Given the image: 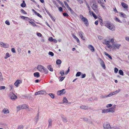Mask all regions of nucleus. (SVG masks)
<instances>
[{"label": "nucleus", "instance_id": "ddd939ff", "mask_svg": "<svg viewBox=\"0 0 129 129\" xmlns=\"http://www.w3.org/2000/svg\"><path fill=\"white\" fill-rule=\"evenodd\" d=\"M121 5L125 9H127L128 8V5L125 3L122 2L121 3Z\"/></svg>", "mask_w": 129, "mask_h": 129}, {"label": "nucleus", "instance_id": "13d9d810", "mask_svg": "<svg viewBox=\"0 0 129 129\" xmlns=\"http://www.w3.org/2000/svg\"><path fill=\"white\" fill-rule=\"evenodd\" d=\"M70 67H69L68 68V70L66 72H65L66 74V75L67 74H68V72H69V71H70Z\"/></svg>", "mask_w": 129, "mask_h": 129}, {"label": "nucleus", "instance_id": "a19ab883", "mask_svg": "<svg viewBox=\"0 0 129 129\" xmlns=\"http://www.w3.org/2000/svg\"><path fill=\"white\" fill-rule=\"evenodd\" d=\"M81 74V73L80 72H77L76 74V77L79 76Z\"/></svg>", "mask_w": 129, "mask_h": 129}, {"label": "nucleus", "instance_id": "2f4dec72", "mask_svg": "<svg viewBox=\"0 0 129 129\" xmlns=\"http://www.w3.org/2000/svg\"><path fill=\"white\" fill-rule=\"evenodd\" d=\"M43 71L46 74L48 73V70L46 68H44L43 70Z\"/></svg>", "mask_w": 129, "mask_h": 129}, {"label": "nucleus", "instance_id": "1a4fd4ad", "mask_svg": "<svg viewBox=\"0 0 129 129\" xmlns=\"http://www.w3.org/2000/svg\"><path fill=\"white\" fill-rule=\"evenodd\" d=\"M0 46L5 48H8L9 47V45L3 42H0Z\"/></svg>", "mask_w": 129, "mask_h": 129}, {"label": "nucleus", "instance_id": "423d86ee", "mask_svg": "<svg viewBox=\"0 0 129 129\" xmlns=\"http://www.w3.org/2000/svg\"><path fill=\"white\" fill-rule=\"evenodd\" d=\"M65 89H63L61 90L58 91L57 92V94L58 95H61L65 94Z\"/></svg>", "mask_w": 129, "mask_h": 129}, {"label": "nucleus", "instance_id": "603ef678", "mask_svg": "<svg viewBox=\"0 0 129 129\" xmlns=\"http://www.w3.org/2000/svg\"><path fill=\"white\" fill-rule=\"evenodd\" d=\"M5 86H0V90L4 89L5 88Z\"/></svg>", "mask_w": 129, "mask_h": 129}, {"label": "nucleus", "instance_id": "8fccbe9b", "mask_svg": "<svg viewBox=\"0 0 129 129\" xmlns=\"http://www.w3.org/2000/svg\"><path fill=\"white\" fill-rule=\"evenodd\" d=\"M98 2L100 4L103 2V0H98Z\"/></svg>", "mask_w": 129, "mask_h": 129}, {"label": "nucleus", "instance_id": "dca6fc26", "mask_svg": "<svg viewBox=\"0 0 129 129\" xmlns=\"http://www.w3.org/2000/svg\"><path fill=\"white\" fill-rule=\"evenodd\" d=\"M103 126L105 129H108L109 128L111 127L109 123L107 124L106 125H104Z\"/></svg>", "mask_w": 129, "mask_h": 129}, {"label": "nucleus", "instance_id": "7ed1b4c3", "mask_svg": "<svg viewBox=\"0 0 129 129\" xmlns=\"http://www.w3.org/2000/svg\"><path fill=\"white\" fill-rule=\"evenodd\" d=\"M91 7L96 13H98V6L96 5V3L93 4Z\"/></svg>", "mask_w": 129, "mask_h": 129}, {"label": "nucleus", "instance_id": "6ab92c4d", "mask_svg": "<svg viewBox=\"0 0 129 129\" xmlns=\"http://www.w3.org/2000/svg\"><path fill=\"white\" fill-rule=\"evenodd\" d=\"M72 36L73 38H74L76 40L77 42L78 43H80V42L79 39L76 36L74 35H73Z\"/></svg>", "mask_w": 129, "mask_h": 129}, {"label": "nucleus", "instance_id": "72a5a7b5", "mask_svg": "<svg viewBox=\"0 0 129 129\" xmlns=\"http://www.w3.org/2000/svg\"><path fill=\"white\" fill-rule=\"evenodd\" d=\"M119 74L121 75L122 76H123V71L121 70H120L119 71Z\"/></svg>", "mask_w": 129, "mask_h": 129}, {"label": "nucleus", "instance_id": "de8ad7c7", "mask_svg": "<svg viewBox=\"0 0 129 129\" xmlns=\"http://www.w3.org/2000/svg\"><path fill=\"white\" fill-rule=\"evenodd\" d=\"M48 54L49 55H51L52 56H53L54 55V54L52 52H49Z\"/></svg>", "mask_w": 129, "mask_h": 129}, {"label": "nucleus", "instance_id": "bb28decb", "mask_svg": "<svg viewBox=\"0 0 129 129\" xmlns=\"http://www.w3.org/2000/svg\"><path fill=\"white\" fill-rule=\"evenodd\" d=\"M109 111L108 109H103L102 110V113H108L109 112Z\"/></svg>", "mask_w": 129, "mask_h": 129}, {"label": "nucleus", "instance_id": "b1692460", "mask_svg": "<svg viewBox=\"0 0 129 129\" xmlns=\"http://www.w3.org/2000/svg\"><path fill=\"white\" fill-rule=\"evenodd\" d=\"M47 68L51 71L52 72L53 71V69L51 65L48 66H47Z\"/></svg>", "mask_w": 129, "mask_h": 129}, {"label": "nucleus", "instance_id": "79ce46f5", "mask_svg": "<svg viewBox=\"0 0 129 129\" xmlns=\"http://www.w3.org/2000/svg\"><path fill=\"white\" fill-rule=\"evenodd\" d=\"M68 10H69L70 11V12L72 14H73V13H74V12L73 10L70 8V7L68 8Z\"/></svg>", "mask_w": 129, "mask_h": 129}, {"label": "nucleus", "instance_id": "58836bf2", "mask_svg": "<svg viewBox=\"0 0 129 129\" xmlns=\"http://www.w3.org/2000/svg\"><path fill=\"white\" fill-rule=\"evenodd\" d=\"M35 14L40 18H41L42 17V16L39 13H38L37 12H35Z\"/></svg>", "mask_w": 129, "mask_h": 129}, {"label": "nucleus", "instance_id": "a18cd8bd", "mask_svg": "<svg viewBox=\"0 0 129 129\" xmlns=\"http://www.w3.org/2000/svg\"><path fill=\"white\" fill-rule=\"evenodd\" d=\"M60 73L61 74L62 76H63L64 74V72L63 70H62L60 71Z\"/></svg>", "mask_w": 129, "mask_h": 129}, {"label": "nucleus", "instance_id": "2eb2a0df", "mask_svg": "<svg viewBox=\"0 0 129 129\" xmlns=\"http://www.w3.org/2000/svg\"><path fill=\"white\" fill-rule=\"evenodd\" d=\"M101 62L100 64L103 68L104 69H105L106 67L104 62L101 59Z\"/></svg>", "mask_w": 129, "mask_h": 129}, {"label": "nucleus", "instance_id": "bf43d9fd", "mask_svg": "<svg viewBox=\"0 0 129 129\" xmlns=\"http://www.w3.org/2000/svg\"><path fill=\"white\" fill-rule=\"evenodd\" d=\"M112 106V104H109L107 105L106 106V107L107 108H108L109 107H111Z\"/></svg>", "mask_w": 129, "mask_h": 129}, {"label": "nucleus", "instance_id": "f257e3e1", "mask_svg": "<svg viewBox=\"0 0 129 129\" xmlns=\"http://www.w3.org/2000/svg\"><path fill=\"white\" fill-rule=\"evenodd\" d=\"M105 26L111 30H115L114 25L109 22L107 21L106 23Z\"/></svg>", "mask_w": 129, "mask_h": 129}, {"label": "nucleus", "instance_id": "473e14b6", "mask_svg": "<svg viewBox=\"0 0 129 129\" xmlns=\"http://www.w3.org/2000/svg\"><path fill=\"white\" fill-rule=\"evenodd\" d=\"M9 54L8 53H6V56L5 57V59H7L8 58L10 57Z\"/></svg>", "mask_w": 129, "mask_h": 129}, {"label": "nucleus", "instance_id": "f8f14e48", "mask_svg": "<svg viewBox=\"0 0 129 129\" xmlns=\"http://www.w3.org/2000/svg\"><path fill=\"white\" fill-rule=\"evenodd\" d=\"M79 34L81 39L83 40H85L83 36V33L82 31H80L79 32Z\"/></svg>", "mask_w": 129, "mask_h": 129}, {"label": "nucleus", "instance_id": "412c9836", "mask_svg": "<svg viewBox=\"0 0 129 129\" xmlns=\"http://www.w3.org/2000/svg\"><path fill=\"white\" fill-rule=\"evenodd\" d=\"M48 126L49 127L51 126L52 125V120L51 119H49L48 120Z\"/></svg>", "mask_w": 129, "mask_h": 129}, {"label": "nucleus", "instance_id": "4be33fe9", "mask_svg": "<svg viewBox=\"0 0 129 129\" xmlns=\"http://www.w3.org/2000/svg\"><path fill=\"white\" fill-rule=\"evenodd\" d=\"M104 53L105 55L107 56L109 58L111 59H112V57L109 54H108V53H107L106 52H104Z\"/></svg>", "mask_w": 129, "mask_h": 129}, {"label": "nucleus", "instance_id": "4468645a", "mask_svg": "<svg viewBox=\"0 0 129 129\" xmlns=\"http://www.w3.org/2000/svg\"><path fill=\"white\" fill-rule=\"evenodd\" d=\"M113 45L118 49H119L120 48V46H121V44H117L115 43H114L113 44Z\"/></svg>", "mask_w": 129, "mask_h": 129}, {"label": "nucleus", "instance_id": "f3484780", "mask_svg": "<svg viewBox=\"0 0 129 129\" xmlns=\"http://www.w3.org/2000/svg\"><path fill=\"white\" fill-rule=\"evenodd\" d=\"M88 48L92 52H93L94 51V49L93 47L91 45H88Z\"/></svg>", "mask_w": 129, "mask_h": 129}, {"label": "nucleus", "instance_id": "49530a36", "mask_svg": "<svg viewBox=\"0 0 129 129\" xmlns=\"http://www.w3.org/2000/svg\"><path fill=\"white\" fill-rule=\"evenodd\" d=\"M45 10L47 13L48 15L49 16H51V15L48 10L46 9H45Z\"/></svg>", "mask_w": 129, "mask_h": 129}, {"label": "nucleus", "instance_id": "39448f33", "mask_svg": "<svg viewBox=\"0 0 129 129\" xmlns=\"http://www.w3.org/2000/svg\"><path fill=\"white\" fill-rule=\"evenodd\" d=\"M10 97L11 99L12 100H15L17 98V97L13 93H11L10 94Z\"/></svg>", "mask_w": 129, "mask_h": 129}, {"label": "nucleus", "instance_id": "4d7b16f0", "mask_svg": "<svg viewBox=\"0 0 129 129\" xmlns=\"http://www.w3.org/2000/svg\"><path fill=\"white\" fill-rule=\"evenodd\" d=\"M21 11L22 13L24 14H26V12L23 9L21 10Z\"/></svg>", "mask_w": 129, "mask_h": 129}, {"label": "nucleus", "instance_id": "a211bd4d", "mask_svg": "<svg viewBox=\"0 0 129 129\" xmlns=\"http://www.w3.org/2000/svg\"><path fill=\"white\" fill-rule=\"evenodd\" d=\"M44 93V91H40L38 92H36L35 93V95H36L38 94H43Z\"/></svg>", "mask_w": 129, "mask_h": 129}, {"label": "nucleus", "instance_id": "37998d69", "mask_svg": "<svg viewBox=\"0 0 129 129\" xmlns=\"http://www.w3.org/2000/svg\"><path fill=\"white\" fill-rule=\"evenodd\" d=\"M63 102L67 103L68 102V100L66 98H64L63 100Z\"/></svg>", "mask_w": 129, "mask_h": 129}, {"label": "nucleus", "instance_id": "6e6552de", "mask_svg": "<svg viewBox=\"0 0 129 129\" xmlns=\"http://www.w3.org/2000/svg\"><path fill=\"white\" fill-rule=\"evenodd\" d=\"M44 67L41 65H39L38 66L37 68L38 70L41 72H43V70Z\"/></svg>", "mask_w": 129, "mask_h": 129}, {"label": "nucleus", "instance_id": "09e8293b", "mask_svg": "<svg viewBox=\"0 0 129 129\" xmlns=\"http://www.w3.org/2000/svg\"><path fill=\"white\" fill-rule=\"evenodd\" d=\"M118 69L116 68H114V72L115 73H117L118 72Z\"/></svg>", "mask_w": 129, "mask_h": 129}, {"label": "nucleus", "instance_id": "5fc2aeb1", "mask_svg": "<svg viewBox=\"0 0 129 129\" xmlns=\"http://www.w3.org/2000/svg\"><path fill=\"white\" fill-rule=\"evenodd\" d=\"M60 12H62L63 11V9L61 7H60L58 8Z\"/></svg>", "mask_w": 129, "mask_h": 129}, {"label": "nucleus", "instance_id": "20e7f679", "mask_svg": "<svg viewBox=\"0 0 129 129\" xmlns=\"http://www.w3.org/2000/svg\"><path fill=\"white\" fill-rule=\"evenodd\" d=\"M120 90H116V91L110 93L108 95H107V97H110L113 95L116 94L117 93H118L119 91Z\"/></svg>", "mask_w": 129, "mask_h": 129}, {"label": "nucleus", "instance_id": "c756f323", "mask_svg": "<svg viewBox=\"0 0 129 129\" xmlns=\"http://www.w3.org/2000/svg\"><path fill=\"white\" fill-rule=\"evenodd\" d=\"M109 112H111L112 113L114 112L115 110H114L112 108L108 109Z\"/></svg>", "mask_w": 129, "mask_h": 129}, {"label": "nucleus", "instance_id": "c85d7f7f", "mask_svg": "<svg viewBox=\"0 0 129 129\" xmlns=\"http://www.w3.org/2000/svg\"><path fill=\"white\" fill-rule=\"evenodd\" d=\"M61 63V61L60 59H57L56 61V63L57 64H60Z\"/></svg>", "mask_w": 129, "mask_h": 129}, {"label": "nucleus", "instance_id": "aec40b11", "mask_svg": "<svg viewBox=\"0 0 129 129\" xmlns=\"http://www.w3.org/2000/svg\"><path fill=\"white\" fill-rule=\"evenodd\" d=\"M80 108L84 110H87L88 108V107L87 106L82 105L80 106Z\"/></svg>", "mask_w": 129, "mask_h": 129}, {"label": "nucleus", "instance_id": "c9c22d12", "mask_svg": "<svg viewBox=\"0 0 129 129\" xmlns=\"http://www.w3.org/2000/svg\"><path fill=\"white\" fill-rule=\"evenodd\" d=\"M91 14H92V15L93 16V17L95 19H96L97 18V17H96V15L94 14V13H93V12H92V11L91 12Z\"/></svg>", "mask_w": 129, "mask_h": 129}, {"label": "nucleus", "instance_id": "e433bc0d", "mask_svg": "<svg viewBox=\"0 0 129 129\" xmlns=\"http://www.w3.org/2000/svg\"><path fill=\"white\" fill-rule=\"evenodd\" d=\"M63 15L64 17H68L69 15L68 13H67L64 12L63 13Z\"/></svg>", "mask_w": 129, "mask_h": 129}, {"label": "nucleus", "instance_id": "5701e85b", "mask_svg": "<svg viewBox=\"0 0 129 129\" xmlns=\"http://www.w3.org/2000/svg\"><path fill=\"white\" fill-rule=\"evenodd\" d=\"M34 76L36 77H39L40 76L39 74V73L38 72H37L34 73Z\"/></svg>", "mask_w": 129, "mask_h": 129}, {"label": "nucleus", "instance_id": "cd10ccee", "mask_svg": "<svg viewBox=\"0 0 129 129\" xmlns=\"http://www.w3.org/2000/svg\"><path fill=\"white\" fill-rule=\"evenodd\" d=\"M22 109H26L28 108V106L25 104H24L22 105Z\"/></svg>", "mask_w": 129, "mask_h": 129}, {"label": "nucleus", "instance_id": "69168bd1", "mask_svg": "<svg viewBox=\"0 0 129 129\" xmlns=\"http://www.w3.org/2000/svg\"><path fill=\"white\" fill-rule=\"evenodd\" d=\"M86 76V74H82L81 75V78H85Z\"/></svg>", "mask_w": 129, "mask_h": 129}, {"label": "nucleus", "instance_id": "774afa93", "mask_svg": "<svg viewBox=\"0 0 129 129\" xmlns=\"http://www.w3.org/2000/svg\"><path fill=\"white\" fill-rule=\"evenodd\" d=\"M48 40L49 41H53V38L52 37H50L49 39Z\"/></svg>", "mask_w": 129, "mask_h": 129}, {"label": "nucleus", "instance_id": "9b49d317", "mask_svg": "<svg viewBox=\"0 0 129 129\" xmlns=\"http://www.w3.org/2000/svg\"><path fill=\"white\" fill-rule=\"evenodd\" d=\"M2 112L4 114H6L9 113V111L8 109L4 108L2 111Z\"/></svg>", "mask_w": 129, "mask_h": 129}, {"label": "nucleus", "instance_id": "ea45409f", "mask_svg": "<svg viewBox=\"0 0 129 129\" xmlns=\"http://www.w3.org/2000/svg\"><path fill=\"white\" fill-rule=\"evenodd\" d=\"M20 17L22 18L23 19H25V18H26V20H27V19H29L28 17H27L24 16H22Z\"/></svg>", "mask_w": 129, "mask_h": 129}, {"label": "nucleus", "instance_id": "393cba45", "mask_svg": "<svg viewBox=\"0 0 129 129\" xmlns=\"http://www.w3.org/2000/svg\"><path fill=\"white\" fill-rule=\"evenodd\" d=\"M120 15L123 17L126 18V15L124 13L122 12L120 13Z\"/></svg>", "mask_w": 129, "mask_h": 129}, {"label": "nucleus", "instance_id": "9d476101", "mask_svg": "<svg viewBox=\"0 0 129 129\" xmlns=\"http://www.w3.org/2000/svg\"><path fill=\"white\" fill-rule=\"evenodd\" d=\"M22 83V81L19 80H17L14 83V85L17 87L18 86L19 84L21 83Z\"/></svg>", "mask_w": 129, "mask_h": 129}, {"label": "nucleus", "instance_id": "c03bdc74", "mask_svg": "<svg viewBox=\"0 0 129 129\" xmlns=\"http://www.w3.org/2000/svg\"><path fill=\"white\" fill-rule=\"evenodd\" d=\"M115 20L120 23H122V22L117 17H116L115 19Z\"/></svg>", "mask_w": 129, "mask_h": 129}, {"label": "nucleus", "instance_id": "3c124183", "mask_svg": "<svg viewBox=\"0 0 129 129\" xmlns=\"http://www.w3.org/2000/svg\"><path fill=\"white\" fill-rule=\"evenodd\" d=\"M23 126L22 125H19L18 128V129H23Z\"/></svg>", "mask_w": 129, "mask_h": 129}, {"label": "nucleus", "instance_id": "0eeeda50", "mask_svg": "<svg viewBox=\"0 0 129 129\" xmlns=\"http://www.w3.org/2000/svg\"><path fill=\"white\" fill-rule=\"evenodd\" d=\"M110 41L105 40L103 43L107 45L109 48H110L112 47V46L110 44Z\"/></svg>", "mask_w": 129, "mask_h": 129}, {"label": "nucleus", "instance_id": "338daca9", "mask_svg": "<svg viewBox=\"0 0 129 129\" xmlns=\"http://www.w3.org/2000/svg\"><path fill=\"white\" fill-rule=\"evenodd\" d=\"M78 1V2L80 4H81L83 3V1L82 0H77Z\"/></svg>", "mask_w": 129, "mask_h": 129}, {"label": "nucleus", "instance_id": "a878e982", "mask_svg": "<svg viewBox=\"0 0 129 129\" xmlns=\"http://www.w3.org/2000/svg\"><path fill=\"white\" fill-rule=\"evenodd\" d=\"M26 6V4L25 3V1H23V3L21 4V6L22 7H24Z\"/></svg>", "mask_w": 129, "mask_h": 129}, {"label": "nucleus", "instance_id": "864d4df0", "mask_svg": "<svg viewBox=\"0 0 129 129\" xmlns=\"http://www.w3.org/2000/svg\"><path fill=\"white\" fill-rule=\"evenodd\" d=\"M29 22L32 25L34 26H35L36 25V24L35 23H33L30 21H29Z\"/></svg>", "mask_w": 129, "mask_h": 129}, {"label": "nucleus", "instance_id": "4c0bfd02", "mask_svg": "<svg viewBox=\"0 0 129 129\" xmlns=\"http://www.w3.org/2000/svg\"><path fill=\"white\" fill-rule=\"evenodd\" d=\"M48 94L50 95L52 98H54V94L50 93L49 94Z\"/></svg>", "mask_w": 129, "mask_h": 129}, {"label": "nucleus", "instance_id": "f03ea898", "mask_svg": "<svg viewBox=\"0 0 129 129\" xmlns=\"http://www.w3.org/2000/svg\"><path fill=\"white\" fill-rule=\"evenodd\" d=\"M79 16L81 20L84 22V24L86 26H88L89 25V23L88 19L84 17L82 15H80Z\"/></svg>", "mask_w": 129, "mask_h": 129}, {"label": "nucleus", "instance_id": "0e129e2a", "mask_svg": "<svg viewBox=\"0 0 129 129\" xmlns=\"http://www.w3.org/2000/svg\"><path fill=\"white\" fill-rule=\"evenodd\" d=\"M11 51L12 52L14 53H15L16 52L15 50V49H14V48H12L11 49Z\"/></svg>", "mask_w": 129, "mask_h": 129}, {"label": "nucleus", "instance_id": "6e6d98bb", "mask_svg": "<svg viewBox=\"0 0 129 129\" xmlns=\"http://www.w3.org/2000/svg\"><path fill=\"white\" fill-rule=\"evenodd\" d=\"M101 6H102V7L104 9H105V6H104V4L103 3V2L101 4H100Z\"/></svg>", "mask_w": 129, "mask_h": 129}, {"label": "nucleus", "instance_id": "7c9ffc66", "mask_svg": "<svg viewBox=\"0 0 129 129\" xmlns=\"http://www.w3.org/2000/svg\"><path fill=\"white\" fill-rule=\"evenodd\" d=\"M64 4L66 6V7L67 8V9H68V8H69L70 7L68 5V3H67V2L66 1H64Z\"/></svg>", "mask_w": 129, "mask_h": 129}, {"label": "nucleus", "instance_id": "680f3d73", "mask_svg": "<svg viewBox=\"0 0 129 129\" xmlns=\"http://www.w3.org/2000/svg\"><path fill=\"white\" fill-rule=\"evenodd\" d=\"M101 20L100 21V23L101 26H102L103 24V21L102 19H100Z\"/></svg>", "mask_w": 129, "mask_h": 129}, {"label": "nucleus", "instance_id": "f704fd0d", "mask_svg": "<svg viewBox=\"0 0 129 129\" xmlns=\"http://www.w3.org/2000/svg\"><path fill=\"white\" fill-rule=\"evenodd\" d=\"M22 105H19L17 107V108L18 110H19L21 109H22Z\"/></svg>", "mask_w": 129, "mask_h": 129}, {"label": "nucleus", "instance_id": "052dcab7", "mask_svg": "<svg viewBox=\"0 0 129 129\" xmlns=\"http://www.w3.org/2000/svg\"><path fill=\"white\" fill-rule=\"evenodd\" d=\"M5 23L7 25H9L10 24V23L8 21V20H6L5 21Z\"/></svg>", "mask_w": 129, "mask_h": 129}, {"label": "nucleus", "instance_id": "e2e57ef3", "mask_svg": "<svg viewBox=\"0 0 129 129\" xmlns=\"http://www.w3.org/2000/svg\"><path fill=\"white\" fill-rule=\"evenodd\" d=\"M110 42L112 43V45L114 43H115L114 42V39H111L110 40Z\"/></svg>", "mask_w": 129, "mask_h": 129}]
</instances>
